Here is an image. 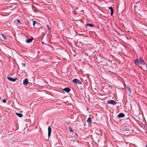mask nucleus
Wrapping results in <instances>:
<instances>
[{"mask_svg": "<svg viewBox=\"0 0 147 147\" xmlns=\"http://www.w3.org/2000/svg\"><path fill=\"white\" fill-rule=\"evenodd\" d=\"M86 121L89 123H92V121L91 118L90 117H88V118Z\"/></svg>", "mask_w": 147, "mask_h": 147, "instance_id": "obj_11", "label": "nucleus"}, {"mask_svg": "<svg viewBox=\"0 0 147 147\" xmlns=\"http://www.w3.org/2000/svg\"><path fill=\"white\" fill-rule=\"evenodd\" d=\"M63 90L67 92H68L70 91V89L69 87H66L63 89Z\"/></svg>", "mask_w": 147, "mask_h": 147, "instance_id": "obj_8", "label": "nucleus"}, {"mask_svg": "<svg viewBox=\"0 0 147 147\" xmlns=\"http://www.w3.org/2000/svg\"><path fill=\"white\" fill-rule=\"evenodd\" d=\"M3 102L4 103H5L6 102V100L5 99H3Z\"/></svg>", "mask_w": 147, "mask_h": 147, "instance_id": "obj_20", "label": "nucleus"}, {"mask_svg": "<svg viewBox=\"0 0 147 147\" xmlns=\"http://www.w3.org/2000/svg\"><path fill=\"white\" fill-rule=\"evenodd\" d=\"M125 88L127 89V90L128 91L129 94H130L131 92V90L130 88L127 86V87H125Z\"/></svg>", "mask_w": 147, "mask_h": 147, "instance_id": "obj_13", "label": "nucleus"}, {"mask_svg": "<svg viewBox=\"0 0 147 147\" xmlns=\"http://www.w3.org/2000/svg\"><path fill=\"white\" fill-rule=\"evenodd\" d=\"M47 29H48V30L49 31L50 30V29L51 28H50V27H49V25L48 24V25H47Z\"/></svg>", "mask_w": 147, "mask_h": 147, "instance_id": "obj_18", "label": "nucleus"}, {"mask_svg": "<svg viewBox=\"0 0 147 147\" xmlns=\"http://www.w3.org/2000/svg\"><path fill=\"white\" fill-rule=\"evenodd\" d=\"M108 8L111 11V15L112 16L114 12L113 7L111 6L109 7Z\"/></svg>", "mask_w": 147, "mask_h": 147, "instance_id": "obj_10", "label": "nucleus"}, {"mask_svg": "<svg viewBox=\"0 0 147 147\" xmlns=\"http://www.w3.org/2000/svg\"><path fill=\"white\" fill-rule=\"evenodd\" d=\"M72 81L74 83L78 84H82V82L77 79H75L73 80Z\"/></svg>", "mask_w": 147, "mask_h": 147, "instance_id": "obj_2", "label": "nucleus"}, {"mask_svg": "<svg viewBox=\"0 0 147 147\" xmlns=\"http://www.w3.org/2000/svg\"><path fill=\"white\" fill-rule=\"evenodd\" d=\"M17 22H18L20 24H21V22H20V20H17Z\"/></svg>", "mask_w": 147, "mask_h": 147, "instance_id": "obj_21", "label": "nucleus"}, {"mask_svg": "<svg viewBox=\"0 0 147 147\" xmlns=\"http://www.w3.org/2000/svg\"><path fill=\"white\" fill-rule=\"evenodd\" d=\"M51 129L50 126H49L48 128V136L49 137L48 139H49V137L51 135Z\"/></svg>", "mask_w": 147, "mask_h": 147, "instance_id": "obj_4", "label": "nucleus"}, {"mask_svg": "<svg viewBox=\"0 0 147 147\" xmlns=\"http://www.w3.org/2000/svg\"><path fill=\"white\" fill-rule=\"evenodd\" d=\"M21 65H22L23 67H25V63H22L21 64Z\"/></svg>", "mask_w": 147, "mask_h": 147, "instance_id": "obj_19", "label": "nucleus"}, {"mask_svg": "<svg viewBox=\"0 0 147 147\" xmlns=\"http://www.w3.org/2000/svg\"><path fill=\"white\" fill-rule=\"evenodd\" d=\"M33 37H32L30 38H28L27 39L26 41L27 43H29L31 42L32 40H33Z\"/></svg>", "mask_w": 147, "mask_h": 147, "instance_id": "obj_9", "label": "nucleus"}, {"mask_svg": "<svg viewBox=\"0 0 147 147\" xmlns=\"http://www.w3.org/2000/svg\"><path fill=\"white\" fill-rule=\"evenodd\" d=\"M76 134L77 136V134L76 133Z\"/></svg>", "mask_w": 147, "mask_h": 147, "instance_id": "obj_23", "label": "nucleus"}, {"mask_svg": "<svg viewBox=\"0 0 147 147\" xmlns=\"http://www.w3.org/2000/svg\"><path fill=\"white\" fill-rule=\"evenodd\" d=\"M134 62L136 65H139L141 69L145 70L147 69V65L143 60L140 57L138 59L136 58L134 60Z\"/></svg>", "mask_w": 147, "mask_h": 147, "instance_id": "obj_1", "label": "nucleus"}, {"mask_svg": "<svg viewBox=\"0 0 147 147\" xmlns=\"http://www.w3.org/2000/svg\"><path fill=\"white\" fill-rule=\"evenodd\" d=\"M7 78L9 80L13 82H14L16 80H18L17 78H11V77H8V76L7 77Z\"/></svg>", "mask_w": 147, "mask_h": 147, "instance_id": "obj_5", "label": "nucleus"}, {"mask_svg": "<svg viewBox=\"0 0 147 147\" xmlns=\"http://www.w3.org/2000/svg\"><path fill=\"white\" fill-rule=\"evenodd\" d=\"M28 83V81L27 79H25L23 80V84L25 86H26Z\"/></svg>", "mask_w": 147, "mask_h": 147, "instance_id": "obj_6", "label": "nucleus"}, {"mask_svg": "<svg viewBox=\"0 0 147 147\" xmlns=\"http://www.w3.org/2000/svg\"><path fill=\"white\" fill-rule=\"evenodd\" d=\"M146 147H147V145H146Z\"/></svg>", "mask_w": 147, "mask_h": 147, "instance_id": "obj_24", "label": "nucleus"}, {"mask_svg": "<svg viewBox=\"0 0 147 147\" xmlns=\"http://www.w3.org/2000/svg\"><path fill=\"white\" fill-rule=\"evenodd\" d=\"M69 131L70 132H73V130L72 129L71 127H69Z\"/></svg>", "mask_w": 147, "mask_h": 147, "instance_id": "obj_16", "label": "nucleus"}, {"mask_svg": "<svg viewBox=\"0 0 147 147\" xmlns=\"http://www.w3.org/2000/svg\"><path fill=\"white\" fill-rule=\"evenodd\" d=\"M86 26H88L91 27H93L94 26L93 25L91 24H86Z\"/></svg>", "mask_w": 147, "mask_h": 147, "instance_id": "obj_14", "label": "nucleus"}, {"mask_svg": "<svg viewBox=\"0 0 147 147\" xmlns=\"http://www.w3.org/2000/svg\"><path fill=\"white\" fill-rule=\"evenodd\" d=\"M1 117V114L0 113V117Z\"/></svg>", "mask_w": 147, "mask_h": 147, "instance_id": "obj_22", "label": "nucleus"}, {"mask_svg": "<svg viewBox=\"0 0 147 147\" xmlns=\"http://www.w3.org/2000/svg\"><path fill=\"white\" fill-rule=\"evenodd\" d=\"M37 23V22L36 21L33 20V25L34 26L35 24Z\"/></svg>", "mask_w": 147, "mask_h": 147, "instance_id": "obj_17", "label": "nucleus"}, {"mask_svg": "<svg viewBox=\"0 0 147 147\" xmlns=\"http://www.w3.org/2000/svg\"><path fill=\"white\" fill-rule=\"evenodd\" d=\"M125 116L124 114L122 113H121L117 115V117L119 118L123 117Z\"/></svg>", "mask_w": 147, "mask_h": 147, "instance_id": "obj_7", "label": "nucleus"}, {"mask_svg": "<svg viewBox=\"0 0 147 147\" xmlns=\"http://www.w3.org/2000/svg\"><path fill=\"white\" fill-rule=\"evenodd\" d=\"M1 35L2 36L3 38L4 39V40H7V38L5 37V35L1 33Z\"/></svg>", "mask_w": 147, "mask_h": 147, "instance_id": "obj_15", "label": "nucleus"}, {"mask_svg": "<svg viewBox=\"0 0 147 147\" xmlns=\"http://www.w3.org/2000/svg\"><path fill=\"white\" fill-rule=\"evenodd\" d=\"M107 103L113 105H115L116 103V102L114 100H112L108 101Z\"/></svg>", "mask_w": 147, "mask_h": 147, "instance_id": "obj_3", "label": "nucleus"}, {"mask_svg": "<svg viewBox=\"0 0 147 147\" xmlns=\"http://www.w3.org/2000/svg\"><path fill=\"white\" fill-rule=\"evenodd\" d=\"M16 114L19 117H21L23 116V115L21 113H16Z\"/></svg>", "mask_w": 147, "mask_h": 147, "instance_id": "obj_12", "label": "nucleus"}]
</instances>
